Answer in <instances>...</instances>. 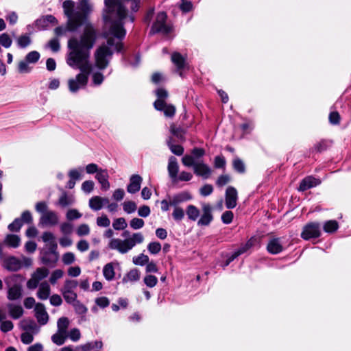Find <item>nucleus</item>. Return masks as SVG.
<instances>
[{"mask_svg":"<svg viewBox=\"0 0 351 351\" xmlns=\"http://www.w3.org/2000/svg\"><path fill=\"white\" fill-rule=\"evenodd\" d=\"M62 8L67 18L66 29L68 31L75 32L79 27L84 25L81 36L73 37L68 42L69 52L66 63L81 71L75 78L68 80L69 90L71 93H76L86 86L92 70V64L89 61L90 51L96 40V31L89 22L88 16L93 11V5L89 0H80L75 6L74 1L67 0L63 2Z\"/></svg>","mask_w":351,"mask_h":351,"instance_id":"1","label":"nucleus"},{"mask_svg":"<svg viewBox=\"0 0 351 351\" xmlns=\"http://www.w3.org/2000/svg\"><path fill=\"white\" fill-rule=\"evenodd\" d=\"M105 6L104 19L106 23H109V29L106 33L107 46L99 47L95 54V65L99 69L107 67L112 55V50H121V40L125 35L122 22L127 15L125 7L119 0H105Z\"/></svg>","mask_w":351,"mask_h":351,"instance_id":"2","label":"nucleus"},{"mask_svg":"<svg viewBox=\"0 0 351 351\" xmlns=\"http://www.w3.org/2000/svg\"><path fill=\"white\" fill-rule=\"evenodd\" d=\"M114 234L111 229L107 230L104 236L106 238H111L108 243V247L111 250H117L121 254H126L131 250L136 244H141L144 241V236L141 232L133 233L132 235L124 240L121 239L112 238Z\"/></svg>","mask_w":351,"mask_h":351,"instance_id":"3","label":"nucleus"},{"mask_svg":"<svg viewBox=\"0 0 351 351\" xmlns=\"http://www.w3.org/2000/svg\"><path fill=\"white\" fill-rule=\"evenodd\" d=\"M158 99L154 104V108L157 110L164 111L166 117H173L176 112V108L173 105H167L165 99L168 97V93L163 88H159L156 90Z\"/></svg>","mask_w":351,"mask_h":351,"instance_id":"4","label":"nucleus"},{"mask_svg":"<svg viewBox=\"0 0 351 351\" xmlns=\"http://www.w3.org/2000/svg\"><path fill=\"white\" fill-rule=\"evenodd\" d=\"M49 274V270L47 267L36 268L27 282V287L29 289H35L40 284V282L46 278Z\"/></svg>","mask_w":351,"mask_h":351,"instance_id":"5","label":"nucleus"},{"mask_svg":"<svg viewBox=\"0 0 351 351\" xmlns=\"http://www.w3.org/2000/svg\"><path fill=\"white\" fill-rule=\"evenodd\" d=\"M166 19L167 14L163 12H159L151 32L152 33H161L164 35L168 34L171 32V27L166 23Z\"/></svg>","mask_w":351,"mask_h":351,"instance_id":"6","label":"nucleus"},{"mask_svg":"<svg viewBox=\"0 0 351 351\" xmlns=\"http://www.w3.org/2000/svg\"><path fill=\"white\" fill-rule=\"evenodd\" d=\"M47 245L48 247L49 254H51L52 257L50 258L48 256V253H45V255L42 257V261L45 264L56 263L59 256V254L57 252L58 245L56 239L52 241L47 242Z\"/></svg>","mask_w":351,"mask_h":351,"instance_id":"7","label":"nucleus"},{"mask_svg":"<svg viewBox=\"0 0 351 351\" xmlns=\"http://www.w3.org/2000/svg\"><path fill=\"white\" fill-rule=\"evenodd\" d=\"M320 235L319 225L316 223H310L304 227L301 237L305 240L319 237Z\"/></svg>","mask_w":351,"mask_h":351,"instance_id":"8","label":"nucleus"},{"mask_svg":"<svg viewBox=\"0 0 351 351\" xmlns=\"http://www.w3.org/2000/svg\"><path fill=\"white\" fill-rule=\"evenodd\" d=\"M58 215L52 210L44 213L40 218V224L45 226H56L58 223Z\"/></svg>","mask_w":351,"mask_h":351,"instance_id":"9","label":"nucleus"},{"mask_svg":"<svg viewBox=\"0 0 351 351\" xmlns=\"http://www.w3.org/2000/svg\"><path fill=\"white\" fill-rule=\"evenodd\" d=\"M35 317L40 325H45L49 321V315L45 307L42 303H37L35 305Z\"/></svg>","mask_w":351,"mask_h":351,"instance_id":"10","label":"nucleus"},{"mask_svg":"<svg viewBox=\"0 0 351 351\" xmlns=\"http://www.w3.org/2000/svg\"><path fill=\"white\" fill-rule=\"evenodd\" d=\"M193 171L197 176H200L204 179L208 178L213 172L210 167L202 161L196 162L194 165Z\"/></svg>","mask_w":351,"mask_h":351,"instance_id":"11","label":"nucleus"},{"mask_svg":"<svg viewBox=\"0 0 351 351\" xmlns=\"http://www.w3.org/2000/svg\"><path fill=\"white\" fill-rule=\"evenodd\" d=\"M238 194L233 186H228L226 191V206L228 208H234L237 206Z\"/></svg>","mask_w":351,"mask_h":351,"instance_id":"12","label":"nucleus"},{"mask_svg":"<svg viewBox=\"0 0 351 351\" xmlns=\"http://www.w3.org/2000/svg\"><path fill=\"white\" fill-rule=\"evenodd\" d=\"M202 215L199 219V226H208L213 220L212 207L208 204L202 205Z\"/></svg>","mask_w":351,"mask_h":351,"instance_id":"13","label":"nucleus"},{"mask_svg":"<svg viewBox=\"0 0 351 351\" xmlns=\"http://www.w3.org/2000/svg\"><path fill=\"white\" fill-rule=\"evenodd\" d=\"M3 265L9 271H16L22 268V262L19 258L11 256L4 260Z\"/></svg>","mask_w":351,"mask_h":351,"instance_id":"14","label":"nucleus"},{"mask_svg":"<svg viewBox=\"0 0 351 351\" xmlns=\"http://www.w3.org/2000/svg\"><path fill=\"white\" fill-rule=\"evenodd\" d=\"M20 327L25 332L36 334L39 332L40 328L32 319H24L20 322Z\"/></svg>","mask_w":351,"mask_h":351,"instance_id":"15","label":"nucleus"},{"mask_svg":"<svg viewBox=\"0 0 351 351\" xmlns=\"http://www.w3.org/2000/svg\"><path fill=\"white\" fill-rule=\"evenodd\" d=\"M143 178L138 174L132 175L130 179V184L127 187V191L130 193H135L141 189V184Z\"/></svg>","mask_w":351,"mask_h":351,"instance_id":"16","label":"nucleus"},{"mask_svg":"<svg viewBox=\"0 0 351 351\" xmlns=\"http://www.w3.org/2000/svg\"><path fill=\"white\" fill-rule=\"evenodd\" d=\"M95 178L101 184V189L107 191L110 189V183L108 182L109 175L106 169H100L96 174Z\"/></svg>","mask_w":351,"mask_h":351,"instance_id":"17","label":"nucleus"},{"mask_svg":"<svg viewBox=\"0 0 351 351\" xmlns=\"http://www.w3.org/2000/svg\"><path fill=\"white\" fill-rule=\"evenodd\" d=\"M38 289L36 293L37 297L41 300H47L51 294V287L49 284L45 281L38 285Z\"/></svg>","mask_w":351,"mask_h":351,"instance_id":"18","label":"nucleus"},{"mask_svg":"<svg viewBox=\"0 0 351 351\" xmlns=\"http://www.w3.org/2000/svg\"><path fill=\"white\" fill-rule=\"evenodd\" d=\"M320 183L321 182L319 180L311 176H308L301 181L298 190L300 191H304L319 185Z\"/></svg>","mask_w":351,"mask_h":351,"instance_id":"19","label":"nucleus"},{"mask_svg":"<svg viewBox=\"0 0 351 351\" xmlns=\"http://www.w3.org/2000/svg\"><path fill=\"white\" fill-rule=\"evenodd\" d=\"M267 249L269 253L273 254H276L281 252L283 250V247L281 244L280 239H271L267 244Z\"/></svg>","mask_w":351,"mask_h":351,"instance_id":"20","label":"nucleus"},{"mask_svg":"<svg viewBox=\"0 0 351 351\" xmlns=\"http://www.w3.org/2000/svg\"><path fill=\"white\" fill-rule=\"evenodd\" d=\"M167 169L170 178L173 180H176L177 178L179 166L177 162V159L175 157L171 156L169 158Z\"/></svg>","mask_w":351,"mask_h":351,"instance_id":"21","label":"nucleus"},{"mask_svg":"<svg viewBox=\"0 0 351 351\" xmlns=\"http://www.w3.org/2000/svg\"><path fill=\"white\" fill-rule=\"evenodd\" d=\"M7 306L9 311V314L13 319H19L23 315V309L21 306L8 304Z\"/></svg>","mask_w":351,"mask_h":351,"instance_id":"22","label":"nucleus"},{"mask_svg":"<svg viewBox=\"0 0 351 351\" xmlns=\"http://www.w3.org/2000/svg\"><path fill=\"white\" fill-rule=\"evenodd\" d=\"M57 22L56 19L53 16L46 15L38 19L36 21V25L41 28H45L49 24H56Z\"/></svg>","mask_w":351,"mask_h":351,"instance_id":"23","label":"nucleus"},{"mask_svg":"<svg viewBox=\"0 0 351 351\" xmlns=\"http://www.w3.org/2000/svg\"><path fill=\"white\" fill-rule=\"evenodd\" d=\"M4 243L11 247L16 248L21 244V239L15 234H8L4 239Z\"/></svg>","mask_w":351,"mask_h":351,"instance_id":"24","label":"nucleus"},{"mask_svg":"<svg viewBox=\"0 0 351 351\" xmlns=\"http://www.w3.org/2000/svg\"><path fill=\"white\" fill-rule=\"evenodd\" d=\"M171 61L178 69H181L185 67V59L180 53H173L171 55Z\"/></svg>","mask_w":351,"mask_h":351,"instance_id":"25","label":"nucleus"},{"mask_svg":"<svg viewBox=\"0 0 351 351\" xmlns=\"http://www.w3.org/2000/svg\"><path fill=\"white\" fill-rule=\"evenodd\" d=\"M21 297V288L19 285H14L8 290V298L10 300H15Z\"/></svg>","mask_w":351,"mask_h":351,"instance_id":"26","label":"nucleus"},{"mask_svg":"<svg viewBox=\"0 0 351 351\" xmlns=\"http://www.w3.org/2000/svg\"><path fill=\"white\" fill-rule=\"evenodd\" d=\"M25 60H20L17 64V71L20 74H26L32 71V67Z\"/></svg>","mask_w":351,"mask_h":351,"instance_id":"27","label":"nucleus"},{"mask_svg":"<svg viewBox=\"0 0 351 351\" xmlns=\"http://www.w3.org/2000/svg\"><path fill=\"white\" fill-rule=\"evenodd\" d=\"M102 346L103 344L101 341H96L82 345L80 346V348L82 350V351H90L91 350L99 351L101 349Z\"/></svg>","mask_w":351,"mask_h":351,"instance_id":"28","label":"nucleus"},{"mask_svg":"<svg viewBox=\"0 0 351 351\" xmlns=\"http://www.w3.org/2000/svg\"><path fill=\"white\" fill-rule=\"evenodd\" d=\"M69 320L66 317H62L57 322L58 332L67 334V328L69 326Z\"/></svg>","mask_w":351,"mask_h":351,"instance_id":"29","label":"nucleus"},{"mask_svg":"<svg viewBox=\"0 0 351 351\" xmlns=\"http://www.w3.org/2000/svg\"><path fill=\"white\" fill-rule=\"evenodd\" d=\"M186 215L189 219L196 221L199 216V209L193 205H189L186 210Z\"/></svg>","mask_w":351,"mask_h":351,"instance_id":"30","label":"nucleus"},{"mask_svg":"<svg viewBox=\"0 0 351 351\" xmlns=\"http://www.w3.org/2000/svg\"><path fill=\"white\" fill-rule=\"evenodd\" d=\"M103 274L107 280H112L114 277V269L112 263L106 264L103 269Z\"/></svg>","mask_w":351,"mask_h":351,"instance_id":"31","label":"nucleus"},{"mask_svg":"<svg viewBox=\"0 0 351 351\" xmlns=\"http://www.w3.org/2000/svg\"><path fill=\"white\" fill-rule=\"evenodd\" d=\"M140 278V272L138 269H134L130 270L127 275L123 278L124 282H134Z\"/></svg>","mask_w":351,"mask_h":351,"instance_id":"32","label":"nucleus"},{"mask_svg":"<svg viewBox=\"0 0 351 351\" xmlns=\"http://www.w3.org/2000/svg\"><path fill=\"white\" fill-rule=\"evenodd\" d=\"M67 338V334L58 332L51 336V341L58 346H62L64 343Z\"/></svg>","mask_w":351,"mask_h":351,"instance_id":"33","label":"nucleus"},{"mask_svg":"<svg viewBox=\"0 0 351 351\" xmlns=\"http://www.w3.org/2000/svg\"><path fill=\"white\" fill-rule=\"evenodd\" d=\"M89 206L91 209L94 210H100L103 206L101 202V197L95 196L90 198L89 200Z\"/></svg>","mask_w":351,"mask_h":351,"instance_id":"34","label":"nucleus"},{"mask_svg":"<svg viewBox=\"0 0 351 351\" xmlns=\"http://www.w3.org/2000/svg\"><path fill=\"white\" fill-rule=\"evenodd\" d=\"M61 293L67 303L73 304L76 301L77 294L74 291H62Z\"/></svg>","mask_w":351,"mask_h":351,"instance_id":"35","label":"nucleus"},{"mask_svg":"<svg viewBox=\"0 0 351 351\" xmlns=\"http://www.w3.org/2000/svg\"><path fill=\"white\" fill-rule=\"evenodd\" d=\"M171 138L167 141V145L171 151L176 155L181 156L184 152V149L181 145H173L171 143Z\"/></svg>","mask_w":351,"mask_h":351,"instance_id":"36","label":"nucleus"},{"mask_svg":"<svg viewBox=\"0 0 351 351\" xmlns=\"http://www.w3.org/2000/svg\"><path fill=\"white\" fill-rule=\"evenodd\" d=\"M338 228V223L335 220H330L325 223L324 225V230L325 232L331 233L336 231Z\"/></svg>","mask_w":351,"mask_h":351,"instance_id":"37","label":"nucleus"},{"mask_svg":"<svg viewBox=\"0 0 351 351\" xmlns=\"http://www.w3.org/2000/svg\"><path fill=\"white\" fill-rule=\"evenodd\" d=\"M17 45L21 48H25L30 45L31 39L30 37L27 35H22L17 38Z\"/></svg>","mask_w":351,"mask_h":351,"instance_id":"38","label":"nucleus"},{"mask_svg":"<svg viewBox=\"0 0 351 351\" xmlns=\"http://www.w3.org/2000/svg\"><path fill=\"white\" fill-rule=\"evenodd\" d=\"M127 226L126 221L123 217L114 219L112 223V227L117 230H124L127 228Z\"/></svg>","mask_w":351,"mask_h":351,"instance_id":"39","label":"nucleus"},{"mask_svg":"<svg viewBox=\"0 0 351 351\" xmlns=\"http://www.w3.org/2000/svg\"><path fill=\"white\" fill-rule=\"evenodd\" d=\"M39 58L40 53L36 51H32L26 55L25 60L29 64H35L38 61Z\"/></svg>","mask_w":351,"mask_h":351,"instance_id":"40","label":"nucleus"},{"mask_svg":"<svg viewBox=\"0 0 351 351\" xmlns=\"http://www.w3.org/2000/svg\"><path fill=\"white\" fill-rule=\"evenodd\" d=\"M133 263L136 265H144L149 262V257L144 254H141L138 256L133 257Z\"/></svg>","mask_w":351,"mask_h":351,"instance_id":"41","label":"nucleus"},{"mask_svg":"<svg viewBox=\"0 0 351 351\" xmlns=\"http://www.w3.org/2000/svg\"><path fill=\"white\" fill-rule=\"evenodd\" d=\"M136 208V204L133 201H126L123 204V210L128 214L134 213Z\"/></svg>","mask_w":351,"mask_h":351,"instance_id":"42","label":"nucleus"},{"mask_svg":"<svg viewBox=\"0 0 351 351\" xmlns=\"http://www.w3.org/2000/svg\"><path fill=\"white\" fill-rule=\"evenodd\" d=\"M73 202V199L72 197H68L66 193H63L62 195L60 196L59 199V204L62 206L65 207L69 205L72 204Z\"/></svg>","mask_w":351,"mask_h":351,"instance_id":"43","label":"nucleus"},{"mask_svg":"<svg viewBox=\"0 0 351 351\" xmlns=\"http://www.w3.org/2000/svg\"><path fill=\"white\" fill-rule=\"evenodd\" d=\"M64 275V271L62 269H56L54 270L49 278V282L52 285H55L58 280L62 278Z\"/></svg>","mask_w":351,"mask_h":351,"instance_id":"44","label":"nucleus"},{"mask_svg":"<svg viewBox=\"0 0 351 351\" xmlns=\"http://www.w3.org/2000/svg\"><path fill=\"white\" fill-rule=\"evenodd\" d=\"M77 286V282L74 280H66L61 289L62 291H73Z\"/></svg>","mask_w":351,"mask_h":351,"instance_id":"45","label":"nucleus"},{"mask_svg":"<svg viewBox=\"0 0 351 351\" xmlns=\"http://www.w3.org/2000/svg\"><path fill=\"white\" fill-rule=\"evenodd\" d=\"M12 40L8 34L3 33L0 35V44L3 47L5 48H9L12 45Z\"/></svg>","mask_w":351,"mask_h":351,"instance_id":"46","label":"nucleus"},{"mask_svg":"<svg viewBox=\"0 0 351 351\" xmlns=\"http://www.w3.org/2000/svg\"><path fill=\"white\" fill-rule=\"evenodd\" d=\"M144 224V221L140 218H133L130 222V227L134 230H138L143 228Z\"/></svg>","mask_w":351,"mask_h":351,"instance_id":"47","label":"nucleus"},{"mask_svg":"<svg viewBox=\"0 0 351 351\" xmlns=\"http://www.w3.org/2000/svg\"><path fill=\"white\" fill-rule=\"evenodd\" d=\"M22 226L23 222L21 221V219L17 218L14 219V221L8 226V229L12 232H18L20 230Z\"/></svg>","mask_w":351,"mask_h":351,"instance_id":"48","label":"nucleus"},{"mask_svg":"<svg viewBox=\"0 0 351 351\" xmlns=\"http://www.w3.org/2000/svg\"><path fill=\"white\" fill-rule=\"evenodd\" d=\"M149 252L152 254H158L161 250V245L158 242H152L147 245Z\"/></svg>","mask_w":351,"mask_h":351,"instance_id":"49","label":"nucleus"},{"mask_svg":"<svg viewBox=\"0 0 351 351\" xmlns=\"http://www.w3.org/2000/svg\"><path fill=\"white\" fill-rule=\"evenodd\" d=\"M182 162L184 166L188 167H193V169H194V165L196 164V162H195L194 157L191 155H185L182 158Z\"/></svg>","mask_w":351,"mask_h":351,"instance_id":"50","label":"nucleus"},{"mask_svg":"<svg viewBox=\"0 0 351 351\" xmlns=\"http://www.w3.org/2000/svg\"><path fill=\"white\" fill-rule=\"evenodd\" d=\"M232 164L234 169L239 173H243L245 171V165L241 159H234Z\"/></svg>","mask_w":351,"mask_h":351,"instance_id":"51","label":"nucleus"},{"mask_svg":"<svg viewBox=\"0 0 351 351\" xmlns=\"http://www.w3.org/2000/svg\"><path fill=\"white\" fill-rule=\"evenodd\" d=\"M62 260L65 265L72 264L75 260V254L73 252H66L63 254Z\"/></svg>","mask_w":351,"mask_h":351,"instance_id":"52","label":"nucleus"},{"mask_svg":"<svg viewBox=\"0 0 351 351\" xmlns=\"http://www.w3.org/2000/svg\"><path fill=\"white\" fill-rule=\"evenodd\" d=\"M76 232L80 237L86 236L90 233V228L87 224H81L77 228Z\"/></svg>","mask_w":351,"mask_h":351,"instance_id":"53","label":"nucleus"},{"mask_svg":"<svg viewBox=\"0 0 351 351\" xmlns=\"http://www.w3.org/2000/svg\"><path fill=\"white\" fill-rule=\"evenodd\" d=\"M172 215L176 221H181L184 217V211L182 208L175 207Z\"/></svg>","mask_w":351,"mask_h":351,"instance_id":"54","label":"nucleus"},{"mask_svg":"<svg viewBox=\"0 0 351 351\" xmlns=\"http://www.w3.org/2000/svg\"><path fill=\"white\" fill-rule=\"evenodd\" d=\"M230 180L231 178L228 175H221L217 178L216 184L219 187H222L230 182Z\"/></svg>","mask_w":351,"mask_h":351,"instance_id":"55","label":"nucleus"},{"mask_svg":"<svg viewBox=\"0 0 351 351\" xmlns=\"http://www.w3.org/2000/svg\"><path fill=\"white\" fill-rule=\"evenodd\" d=\"M158 279L153 275H148L145 277L144 282L149 287H154L157 284Z\"/></svg>","mask_w":351,"mask_h":351,"instance_id":"56","label":"nucleus"},{"mask_svg":"<svg viewBox=\"0 0 351 351\" xmlns=\"http://www.w3.org/2000/svg\"><path fill=\"white\" fill-rule=\"evenodd\" d=\"M69 337L71 340L73 341H78L81 337V333L79 329L73 328L70 330L69 334H67V337Z\"/></svg>","mask_w":351,"mask_h":351,"instance_id":"57","label":"nucleus"},{"mask_svg":"<svg viewBox=\"0 0 351 351\" xmlns=\"http://www.w3.org/2000/svg\"><path fill=\"white\" fill-rule=\"evenodd\" d=\"M73 305L75 308L76 313H77L78 314H85L87 311V308L79 301L76 300L75 302L73 303Z\"/></svg>","mask_w":351,"mask_h":351,"instance_id":"58","label":"nucleus"},{"mask_svg":"<svg viewBox=\"0 0 351 351\" xmlns=\"http://www.w3.org/2000/svg\"><path fill=\"white\" fill-rule=\"evenodd\" d=\"M97 224L100 227H108L110 224V221L106 215H102L97 217Z\"/></svg>","mask_w":351,"mask_h":351,"instance_id":"59","label":"nucleus"},{"mask_svg":"<svg viewBox=\"0 0 351 351\" xmlns=\"http://www.w3.org/2000/svg\"><path fill=\"white\" fill-rule=\"evenodd\" d=\"M34 334L29 332H24L21 335V341L25 344H29L34 340L33 335Z\"/></svg>","mask_w":351,"mask_h":351,"instance_id":"60","label":"nucleus"},{"mask_svg":"<svg viewBox=\"0 0 351 351\" xmlns=\"http://www.w3.org/2000/svg\"><path fill=\"white\" fill-rule=\"evenodd\" d=\"M255 243V239H250L244 245L241 246L236 252H239V256L247 250H248L251 247L254 245Z\"/></svg>","mask_w":351,"mask_h":351,"instance_id":"61","label":"nucleus"},{"mask_svg":"<svg viewBox=\"0 0 351 351\" xmlns=\"http://www.w3.org/2000/svg\"><path fill=\"white\" fill-rule=\"evenodd\" d=\"M81 217L82 214L80 213L76 209H69L66 213V218L69 220L79 219Z\"/></svg>","mask_w":351,"mask_h":351,"instance_id":"62","label":"nucleus"},{"mask_svg":"<svg viewBox=\"0 0 351 351\" xmlns=\"http://www.w3.org/2000/svg\"><path fill=\"white\" fill-rule=\"evenodd\" d=\"M213 186L211 184H206L199 189V193L202 196H208L213 193Z\"/></svg>","mask_w":351,"mask_h":351,"instance_id":"63","label":"nucleus"},{"mask_svg":"<svg viewBox=\"0 0 351 351\" xmlns=\"http://www.w3.org/2000/svg\"><path fill=\"white\" fill-rule=\"evenodd\" d=\"M94 188V182L91 180H87L82 183V189L86 193H90Z\"/></svg>","mask_w":351,"mask_h":351,"instance_id":"64","label":"nucleus"}]
</instances>
